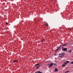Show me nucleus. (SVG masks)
Segmentation results:
<instances>
[{"instance_id":"nucleus-12","label":"nucleus","mask_w":73,"mask_h":73,"mask_svg":"<svg viewBox=\"0 0 73 73\" xmlns=\"http://www.w3.org/2000/svg\"><path fill=\"white\" fill-rule=\"evenodd\" d=\"M64 64L65 65H66V64H67V63L66 62H65V63H64Z\"/></svg>"},{"instance_id":"nucleus-17","label":"nucleus","mask_w":73,"mask_h":73,"mask_svg":"<svg viewBox=\"0 0 73 73\" xmlns=\"http://www.w3.org/2000/svg\"><path fill=\"white\" fill-rule=\"evenodd\" d=\"M38 73H41V72H40V71H39V72H38Z\"/></svg>"},{"instance_id":"nucleus-13","label":"nucleus","mask_w":73,"mask_h":73,"mask_svg":"<svg viewBox=\"0 0 73 73\" xmlns=\"http://www.w3.org/2000/svg\"><path fill=\"white\" fill-rule=\"evenodd\" d=\"M65 45H66V44H64L62 45V46H65Z\"/></svg>"},{"instance_id":"nucleus-22","label":"nucleus","mask_w":73,"mask_h":73,"mask_svg":"<svg viewBox=\"0 0 73 73\" xmlns=\"http://www.w3.org/2000/svg\"><path fill=\"white\" fill-rule=\"evenodd\" d=\"M17 62H18V61H17Z\"/></svg>"},{"instance_id":"nucleus-8","label":"nucleus","mask_w":73,"mask_h":73,"mask_svg":"<svg viewBox=\"0 0 73 73\" xmlns=\"http://www.w3.org/2000/svg\"><path fill=\"white\" fill-rule=\"evenodd\" d=\"M66 63H67V64H68V63H69V61H66Z\"/></svg>"},{"instance_id":"nucleus-4","label":"nucleus","mask_w":73,"mask_h":73,"mask_svg":"<svg viewBox=\"0 0 73 73\" xmlns=\"http://www.w3.org/2000/svg\"><path fill=\"white\" fill-rule=\"evenodd\" d=\"M57 71H58V69L56 68H55L54 71L55 72H57Z\"/></svg>"},{"instance_id":"nucleus-9","label":"nucleus","mask_w":73,"mask_h":73,"mask_svg":"<svg viewBox=\"0 0 73 73\" xmlns=\"http://www.w3.org/2000/svg\"><path fill=\"white\" fill-rule=\"evenodd\" d=\"M39 65V63H37L35 65V66H37V65Z\"/></svg>"},{"instance_id":"nucleus-18","label":"nucleus","mask_w":73,"mask_h":73,"mask_svg":"<svg viewBox=\"0 0 73 73\" xmlns=\"http://www.w3.org/2000/svg\"><path fill=\"white\" fill-rule=\"evenodd\" d=\"M44 39H43V40H42V42H43V41H44Z\"/></svg>"},{"instance_id":"nucleus-5","label":"nucleus","mask_w":73,"mask_h":73,"mask_svg":"<svg viewBox=\"0 0 73 73\" xmlns=\"http://www.w3.org/2000/svg\"><path fill=\"white\" fill-rule=\"evenodd\" d=\"M66 66V65L65 64H63L62 65V67H64V66Z\"/></svg>"},{"instance_id":"nucleus-3","label":"nucleus","mask_w":73,"mask_h":73,"mask_svg":"<svg viewBox=\"0 0 73 73\" xmlns=\"http://www.w3.org/2000/svg\"><path fill=\"white\" fill-rule=\"evenodd\" d=\"M53 63H51L49 67L50 68V67H51L52 66H53Z\"/></svg>"},{"instance_id":"nucleus-2","label":"nucleus","mask_w":73,"mask_h":73,"mask_svg":"<svg viewBox=\"0 0 73 73\" xmlns=\"http://www.w3.org/2000/svg\"><path fill=\"white\" fill-rule=\"evenodd\" d=\"M64 56V54H60L59 55V57H62Z\"/></svg>"},{"instance_id":"nucleus-7","label":"nucleus","mask_w":73,"mask_h":73,"mask_svg":"<svg viewBox=\"0 0 73 73\" xmlns=\"http://www.w3.org/2000/svg\"><path fill=\"white\" fill-rule=\"evenodd\" d=\"M45 25L46 26H48V24L47 23H45Z\"/></svg>"},{"instance_id":"nucleus-11","label":"nucleus","mask_w":73,"mask_h":73,"mask_svg":"<svg viewBox=\"0 0 73 73\" xmlns=\"http://www.w3.org/2000/svg\"><path fill=\"white\" fill-rule=\"evenodd\" d=\"M72 52V50H70L68 52L69 53H70Z\"/></svg>"},{"instance_id":"nucleus-10","label":"nucleus","mask_w":73,"mask_h":73,"mask_svg":"<svg viewBox=\"0 0 73 73\" xmlns=\"http://www.w3.org/2000/svg\"><path fill=\"white\" fill-rule=\"evenodd\" d=\"M68 72H69V71H66L65 73H68Z\"/></svg>"},{"instance_id":"nucleus-19","label":"nucleus","mask_w":73,"mask_h":73,"mask_svg":"<svg viewBox=\"0 0 73 73\" xmlns=\"http://www.w3.org/2000/svg\"><path fill=\"white\" fill-rule=\"evenodd\" d=\"M16 60L14 61V62H16Z\"/></svg>"},{"instance_id":"nucleus-16","label":"nucleus","mask_w":73,"mask_h":73,"mask_svg":"<svg viewBox=\"0 0 73 73\" xmlns=\"http://www.w3.org/2000/svg\"><path fill=\"white\" fill-rule=\"evenodd\" d=\"M38 68H39V66H38L36 68V69H38Z\"/></svg>"},{"instance_id":"nucleus-15","label":"nucleus","mask_w":73,"mask_h":73,"mask_svg":"<svg viewBox=\"0 0 73 73\" xmlns=\"http://www.w3.org/2000/svg\"><path fill=\"white\" fill-rule=\"evenodd\" d=\"M54 65H55V66H56V64H54Z\"/></svg>"},{"instance_id":"nucleus-23","label":"nucleus","mask_w":73,"mask_h":73,"mask_svg":"<svg viewBox=\"0 0 73 73\" xmlns=\"http://www.w3.org/2000/svg\"><path fill=\"white\" fill-rule=\"evenodd\" d=\"M55 55H56V54H55Z\"/></svg>"},{"instance_id":"nucleus-14","label":"nucleus","mask_w":73,"mask_h":73,"mask_svg":"<svg viewBox=\"0 0 73 73\" xmlns=\"http://www.w3.org/2000/svg\"><path fill=\"white\" fill-rule=\"evenodd\" d=\"M71 64H73V62H71Z\"/></svg>"},{"instance_id":"nucleus-20","label":"nucleus","mask_w":73,"mask_h":73,"mask_svg":"<svg viewBox=\"0 0 73 73\" xmlns=\"http://www.w3.org/2000/svg\"><path fill=\"white\" fill-rule=\"evenodd\" d=\"M7 24H8V23H6V25H7Z\"/></svg>"},{"instance_id":"nucleus-21","label":"nucleus","mask_w":73,"mask_h":73,"mask_svg":"<svg viewBox=\"0 0 73 73\" xmlns=\"http://www.w3.org/2000/svg\"><path fill=\"white\" fill-rule=\"evenodd\" d=\"M48 65H49V64H47Z\"/></svg>"},{"instance_id":"nucleus-6","label":"nucleus","mask_w":73,"mask_h":73,"mask_svg":"<svg viewBox=\"0 0 73 73\" xmlns=\"http://www.w3.org/2000/svg\"><path fill=\"white\" fill-rule=\"evenodd\" d=\"M60 46L58 47L57 49V50H58V49H60Z\"/></svg>"},{"instance_id":"nucleus-1","label":"nucleus","mask_w":73,"mask_h":73,"mask_svg":"<svg viewBox=\"0 0 73 73\" xmlns=\"http://www.w3.org/2000/svg\"><path fill=\"white\" fill-rule=\"evenodd\" d=\"M62 50L63 51H66V50H67V49L66 48H64V47H62Z\"/></svg>"}]
</instances>
